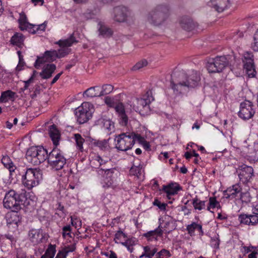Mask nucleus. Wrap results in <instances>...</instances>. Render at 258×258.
Instances as JSON below:
<instances>
[{
    "instance_id": "3c124183",
    "label": "nucleus",
    "mask_w": 258,
    "mask_h": 258,
    "mask_svg": "<svg viewBox=\"0 0 258 258\" xmlns=\"http://www.w3.org/2000/svg\"><path fill=\"white\" fill-rule=\"evenodd\" d=\"M142 167L134 165L130 169V174L139 176L141 174Z\"/></svg>"
},
{
    "instance_id": "7c9ffc66",
    "label": "nucleus",
    "mask_w": 258,
    "mask_h": 258,
    "mask_svg": "<svg viewBox=\"0 0 258 258\" xmlns=\"http://www.w3.org/2000/svg\"><path fill=\"white\" fill-rule=\"evenodd\" d=\"M8 224L17 225L20 221V217L17 212H12L7 215Z\"/></svg>"
},
{
    "instance_id": "f8f14e48",
    "label": "nucleus",
    "mask_w": 258,
    "mask_h": 258,
    "mask_svg": "<svg viewBox=\"0 0 258 258\" xmlns=\"http://www.w3.org/2000/svg\"><path fill=\"white\" fill-rule=\"evenodd\" d=\"M252 214H240L238 220L240 223L248 225H256L258 224V204L253 205Z\"/></svg>"
},
{
    "instance_id": "b1692460",
    "label": "nucleus",
    "mask_w": 258,
    "mask_h": 258,
    "mask_svg": "<svg viewBox=\"0 0 258 258\" xmlns=\"http://www.w3.org/2000/svg\"><path fill=\"white\" fill-rule=\"evenodd\" d=\"M56 69V66L54 64H47L43 68L42 71L40 73V76L44 79H47L51 77L52 74Z\"/></svg>"
},
{
    "instance_id": "a211bd4d",
    "label": "nucleus",
    "mask_w": 258,
    "mask_h": 258,
    "mask_svg": "<svg viewBox=\"0 0 258 258\" xmlns=\"http://www.w3.org/2000/svg\"><path fill=\"white\" fill-rule=\"evenodd\" d=\"M181 189V187L176 182H172L167 185H163L162 188L168 199H171L172 196L177 194L178 191Z\"/></svg>"
},
{
    "instance_id": "20e7f679",
    "label": "nucleus",
    "mask_w": 258,
    "mask_h": 258,
    "mask_svg": "<svg viewBox=\"0 0 258 258\" xmlns=\"http://www.w3.org/2000/svg\"><path fill=\"white\" fill-rule=\"evenodd\" d=\"M169 10L166 6H158L150 12L147 16V21L151 24L159 26L168 17Z\"/></svg>"
},
{
    "instance_id": "338daca9",
    "label": "nucleus",
    "mask_w": 258,
    "mask_h": 258,
    "mask_svg": "<svg viewBox=\"0 0 258 258\" xmlns=\"http://www.w3.org/2000/svg\"><path fill=\"white\" fill-rule=\"evenodd\" d=\"M258 255V249L252 251L251 253L248 255V258H256Z\"/></svg>"
},
{
    "instance_id": "c9c22d12",
    "label": "nucleus",
    "mask_w": 258,
    "mask_h": 258,
    "mask_svg": "<svg viewBox=\"0 0 258 258\" xmlns=\"http://www.w3.org/2000/svg\"><path fill=\"white\" fill-rule=\"evenodd\" d=\"M56 253L55 245L50 244L45 253L40 258H53Z\"/></svg>"
},
{
    "instance_id": "a878e982",
    "label": "nucleus",
    "mask_w": 258,
    "mask_h": 258,
    "mask_svg": "<svg viewBox=\"0 0 258 258\" xmlns=\"http://www.w3.org/2000/svg\"><path fill=\"white\" fill-rule=\"evenodd\" d=\"M163 234V231L159 228L156 229L154 230L150 231L143 234L148 240L153 241L157 240L158 237L161 236Z\"/></svg>"
},
{
    "instance_id": "f704fd0d",
    "label": "nucleus",
    "mask_w": 258,
    "mask_h": 258,
    "mask_svg": "<svg viewBox=\"0 0 258 258\" xmlns=\"http://www.w3.org/2000/svg\"><path fill=\"white\" fill-rule=\"evenodd\" d=\"M15 93L11 90H7L2 93L0 97V103H5L14 98Z\"/></svg>"
},
{
    "instance_id": "473e14b6",
    "label": "nucleus",
    "mask_w": 258,
    "mask_h": 258,
    "mask_svg": "<svg viewBox=\"0 0 258 258\" xmlns=\"http://www.w3.org/2000/svg\"><path fill=\"white\" fill-rule=\"evenodd\" d=\"M98 25L99 26L98 29L99 35H101L103 37H110L112 35L113 31L111 29L103 25L101 23H99Z\"/></svg>"
},
{
    "instance_id": "de8ad7c7",
    "label": "nucleus",
    "mask_w": 258,
    "mask_h": 258,
    "mask_svg": "<svg viewBox=\"0 0 258 258\" xmlns=\"http://www.w3.org/2000/svg\"><path fill=\"white\" fill-rule=\"evenodd\" d=\"M122 237L126 238L127 237V235L122 231L119 230L115 233L114 240L116 243H121Z\"/></svg>"
},
{
    "instance_id": "864d4df0",
    "label": "nucleus",
    "mask_w": 258,
    "mask_h": 258,
    "mask_svg": "<svg viewBox=\"0 0 258 258\" xmlns=\"http://www.w3.org/2000/svg\"><path fill=\"white\" fill-rule=\"evenodd\" d=\"M198 223L192 222L191 224L188 225L186 227V230L191 236L194 234L195 231L197 229Z\"/></svg>"
},
{
    "instance_id": "393cba45",
    "label": "nucleus",
    "mask_w": 258,
    "mask_h": 258,
    "mask_svg": "<svg viewBox=\"0 0 258 258\" xmlns=\"http://www.w3.org/2000/svg\"><path fill=\"white\" fill-rule=\"evenodd\" d=\"M49 134L54 145L57 146L60 140V135L59 131L54 124L50 126Z\"/></svg>"
},
{
    "instance_id": "423d86ee",
    "label": "nucleus",
    "mask_w": 258,
    "mask_h": 258,
    "mask_svg": "<svg viewBox=\"0 0 258 258\" xmlns=\"http://www.w3.org/2000/svg\"><path fill=\"white\" fill-rule=\"evenodd\" d=\"M136 137L137 134L134 133H125L116 136L115 147L122 151L131 149L136 141Z\"/></svg>"
},
{
    "instance_id": "412c9836",
    "label": "nucleus",
    "mask_w": 258,
    "mask_h": 258,
    "mask_svg": "<svg viewBox=\"0 0 258 258\" xmlns=\"http://www.w3.org/2000/svg\"><path fill=\"white\" fill-rule=\"evenodd\" d=\"M29 237L31 241L34 244L41 242L44 237L43 231L41 229H32L29 231Z\"/></svg>"
},
{
    "instance_id": "4468645a",
    "label": "nucleus",
    "mask_w": 258,
    "mask_h": 258,
    "mask_svg": "<svg viewBox=\"0 0 258 258\" xmlns=\"http://www.w3.org/2000/svg\"><path fill=\"white\" fill-rule=\"evenodd\" d=\"M244 68L248 77H253L255 74L254 68L253 55L251 52H246L243 54Z\"/></svg>"
},
{
    "instance_id": "a19ab883",
    "label": "nucleus",
    "mask_w": 258,
    "mask_h": 258,
    "mask_svg": "<svg viewBox=\"0 0 258 258\" xmlns=\"http://www.w3.org/2000/svg\"><path fill=\"white\" fill-rule=\"evenodd\" d=\"M220 203L216 200V198L215 197H211L209 199V206L207 207V210L210 211L211 212L213 213L211 210L212 209H214L215 208H220Z\"/></svg>"
},
{
    "instance_id": "4d7b16f0",
    "label": "nucleus",
    "mask_w": 258,
    "mask_h": 258,
    "mask_svg": "<svg viewBox=\"0 0 258 258\" xmlns=\"http://www.w3.org/2000/svg\"><path fill=\"white\" fill-rule=\"evenodd\" d=\"M71 224L76 228H79L82 226V221L78 218H74L71 217Z\"/></svg>"
},
{
    "instance_id": "c756f323",
    "label": "nucleus",
    "mask_w": 258,
    "mask_h": 258,
    "mask_svg": "<svg viewBox=\"0 0 258 258\" xmlns=\"http://www.w3.org/2000/svg\"><path fill=\"white\" fill-rule=\"evenodd\" d=\"M24 37L19 33H16L12 37L10 40L11 43L14 45L22 47L24 44Z\"/></svg>"
},
{
    "instance_id": "58836bf2",
    "label": "nucleus",
    "mask_w": 258,
    "mask_h": 258,
    "mask_svg": "<svg viewBox=\"0 0 258 258\" xmlns=\"http://www.w3.org/2000/svg\"><path fill=\"white\" fill-rule=\"evenodd\" d=\"M74 139L76 142V146L80 151H82L83 150V144L85 142L84 139L79 134H75L74 135Z\"/></svg>"
},
{
    "instance_id": "6e6552de",
    "label": "nucleus",
    "mask_w": 258,
    "mask_h": 258,
    "mask_svg": "<svg viewBox=\"0 0 258 258\" xmlns=\"http://www.w3.org/2000/svg\"><path fill=\"white\" fill-rule=\"evenodd\" d=\"M94 112L93 105L89 102H84L76 111L77 121L80 124L87 122L92 116Z\"/></svg>"
},
{
    "instance_id": "37998d69",
    "label": "nucleus",
    "mask_w": 258,
    "mask_h": 258,
    "mask_svg": "<svg viewBox=\"0 0 258 258\" xmlns=\"http://www.w3.org/2000/svg\"><path fill=\"white\" fill-rule=\"evenodd\" d=\"M136 141H138L140 144H141L146 150L150 149V145L149 143L146 141L144 138L141 136L140 135L137 134Z\"/></svg>"
},
{
    "instance_id": "e2e57ef3",
    "label": "nucleus",
    "mask_w": 258,
    "mask_h": 258,
    "mask_svg": "<svg viewBox=\"0 0 258 258\" xmlns=\"http://www.w3.org/2000/svg\"><path fill=\"white\" fill-rule=\"evenodd\" d=\"M102 254L106 256L108 258H117L116 253L112 250H110L109 252H102Z\"/></svg>"
},
{
    "instance_id": "8fccbe9b",
    "label": "nucleus",
    "mask_w": 258,
    "mask_h": 258,
    "mask_svg": "<svg viewBox=\"0 0 258 258\" xmlns=\"http://www.w3.org/2000/svg\"><path fill=\"white\" fill-rule=\"evenodd\" d=\"M171 254L169 250L162 249L156 254V258H169L171 256Z\"/></svg>"
},
{
    "instance_id": "2eb2a0df",
    "label": "nucleus",
    "mask_w": 258,
    "mask_h": 258,
    "mask_svg": "<svg viewBox=\"0 0 258 258\" xmlns=\"http://www.w3.org/2000/svg\"><path fill=\"white\" fill-rule=\"evenodd\" d=\"M253 169L251 166L246 165H241L238 170V176L240 180L243 183L248 182L252 178Z\"/></svg>"
},
{
    "instance_id": "0e129e2a",
    "label": "nucleus",
    "mask_w": 258,
    "mask_h": 258,
    "mask_svg": "<svg viewBox=\"0 0 258 258\" xmlns=\"http://www.w3.org/2000/svg\"><path fill=\"white\" fill-rule=\"evenodd\" d=\"M17 258H26V253L21 249L17 250Z\"/></svg>"
},
{
    "instance_id": "4be33fe9",
    "label": "nucleus",
    "mask_w": 258,
    "mask_h": 258,
    "mask_svg": "<svg viewBox=\"0 0 258 258\" xmlns=\"http://www.w3.org/2000/svg\"><path fill=\"white\" fill-rule=\"evenodd\" d=\"M241 190V188L239 184H235L231 187H228L224 191V195L226 198H234L237 194Z\"/></svg>"
},
{
    "instance_id": "bb28decb",
    "label": "nucleus",
    "mask_w": 258,
    "mask_h": 258,
    "mask_svg": "<svg viewBox=\"0 0 258 258\" xmlns=\"http://www.w3.org/2000/svg\"><path fill=\"white\" fill-rule=\"evenodd\" d=\"M143 248L144 253L139 256V258H152L157 252V248L153 246L147 245L143 246Z\"/></svg>"
},
{
    "instance_id": "cd10ccee",
    "label": "nucleus",
    "mask_w": 258,
    "mask_h": 258,
    "mask_svg": "<svg viewBox=\"0 0 258 258\" xmlns=\"http://www.w3.org/2000/svg\"><path fill=\"white\" fill-rule=\"evenodd\" d=\"M180 25L183 29L186 31H191L195 27L192 20L187 17H183L181 18Z\"/></svg>"
},
{
    "instance_id": "052dcab7",
    "label": "nucleus",
    "mask_w": 258,
    "mask_h": 258,
    "mask_svg": "<svg viewBox=\"0 0 258 258\" xmlns=\"http://www.w3.org/2000/svg\"><path fill=\"white\" fill-rule=\"evenodd\" d=\"M153 204L158 207V208L161 210H164L166 209V204L165 203H161L158 200H155L153 203Z\"/></svg>"
},
{
    "instance_id": "7ed1b4c3",
    "label": "nucleus",
    "mask_w": 258,
    "mask_h": 258,
    "mask_svg": "<svg viewBox=\"0 0 258 258\" xmlns=\"http://www.w3.org/2000/svg\"><path fill=\"white\" fill-rule=\"evenodd\" d=\"M47 150L42 147H31L27 151L26 158L33 165H39L48 159Z\"/></svg>"
},
{
    "instance_id": "09e8293b",
    "label": "nucleus",
    "mask_w": 258,
    "mask_h": 258,
    "mask_svg": "<svg viewBox=\"0 0 258 258\" xmlns=\"http://www.w3.org/2000/svg\"><path fill=\"white\" fill-rule=\"evenodd\" d=\"M113 89V87L109 84H106L102 86V90L100 95H104L111 93Z\"/></svg>"
},
{
    "instance_id": "603ef678",
    "label": "nucleus",
    "mask_w": 258,
    "mask_h": 258,
    "mask_svg": "<svg viewBox=\"0 0 258 258\" xmlns=\"http://www.w3.org/2000/svg\"><path fill=\"white\" fill-rule=\"evenodd\" d=\"M251 47L255 51H258V29L253 35V42L251 44Z\"/></svg>"
},
{
    "instance_id": "c85d7f7f",
    "label": "nucleus",
    "mask_w": 258,
    "mask_h": 258,
    "mask_svg": "<svg viewBox=\"0 0 258 258\" xmlns=\"http://www.w3.org/2000/svg\"><path fill=\"white\" fill-rule=\"evenodd\" d=\"M78 41L74 36V34H72L70 37L67 39L59 40V41L55 42V44H57L59 47H65L69 48L73 44L77 43Z\"/></svg>"
},
{
    "instance_id": "e433bc0d",
    "label": "nucleus",
    "mask_w": 258,
    "mask_h": 258,
    "mask_svg": "<svg viewBox=\"0 0 258 258\" xmlns=\"http://www.w3.org/2000/svg\"><path fill=\"white\" fill-rule=\"evenodd\" d=\"M2 162L9 170L11 173L15 171L16 168L8 157H4L2 159Z\"/></svg>"
},
{
    "instance_id": "6e6d98bb",
    "label": "nucleus",
    "mask_w": 258,
    "mask_h": 258,
    "mask_svg": "<svg viewBox=\"0 0 258 258\" xmlns=\"http://www.w3.org/2000/svg\"><path fill=\"white\" fill-rule=\"evenodd\" d=\"M76 249V244H73L70 245L65 246L61 251L66 255L70 252H73Z\"/></svg>"
},
{
    "instance_id": "0eeeda50",
    "label": "nucleus",
    "mask_w": 258,
    "mask_h": 258,
    "mask_svg": "<svg viewBox=\"0 0 258 258\" xmlns=\"http://www.w3.org/2000/svg\"><path fill=\"white\" fill-rule=\"evenodd\" d=\"M47 160L50 166L56 170L61 169L66 163L62 152L56 148L48 154Z\"/></svg>"
},
{
    "instance_id": "f3484780",
    "label": "nucleus",
    "mask_w": 258,
    "mask_h": 258,
    "mask_svg": "<svg viewBox=\"0 0 258 258\" xmlns=\"http://www.w3.org/2000/svg\"><path fill=\"white\" fill-rule=\"evenodd\" d=\"M57 57V51L55 50H50L46 51L42 57L37 58L35 62V67H38L45 62H51L56 59Z\"/></svg>"
},
{
    "instance_id": "ea45409f",
    "label": "nucleus",
    "mask_w": 258,
    "mask_h": 258,
    "mask_svg": "<svg viewBox=\"0 0 258 258\" xmlns=\"http://www.w3.org/2000/svg\"><path fill=\"white\" fill-rule=\"evenodd\" d=\"M106 162L99 156H96L91 161L92 166L94 168H99L100 166L105 164Z\"/></svg>"
},
{
    "instance_id": "2f4dec72",
    "label": "nucleus",
    "mask_w": 258,
    "mask_h": 258,
    "mask_svg": "<svg viewBox=\"0 0 258 258\" xmlns=\"http://www.w3.org/2000/svg\"><path fill=\"white\" fill-rule=\"evenodd\" d=\"M108 140L104 139L102 140H93L92 144L96 147H98L100 150L106 151L109 149Z\"/></svg>"
},
{
    "instance_id": "49530a36",
    "label": "nucleus",
    "mask_w": 258,
    "mask_h": 258,
    "mask_svg": "<svg viewBox=\"0 0 258 258\" xmlns=\"http://www.w3.org/2000/svg\"><path fill=\"white\" fill-rule=\"evenodd\" d=\"M60 48L57 51V57L60 58L67 55L71 51V49L63 46L60 47Z\"/></svg>"
},
{
    "instance_id": "bf43d9fd",
    "label": "nucleus",
    "mask_w": 258,
    "mask_h": 258,
    "mask_svg": "<svg viewBox=\"0 0 258 258\" xmlns=\"http://www.w3.org/2000/svg\"><path fill=\"white\" fill-rule=\"evenodd\" d=\"M71 231V228L70 225L64 226L62 228V236L63 237H66V236H70Z\"/></svg>"
},
{
    "instance_id": "ddd939ff",
    "label": "nucleus",
    "mask_w": 258,
    "mask_h": 258,
    "mask_svg": "<svg viewBox=\"0 0 258 258\" xmlns=\"http://www.w3.org/2000/svg\"><path fill=\"white\" fill-rule=\"evenodd\" d=\"M255 112V109L251 102L245 100L241 103L238 112V115L241 118L244 120L249 119L252 117Z\"/></svg>"
},
{
    "instance_id": "13d9d810",
    "label": "nucleus",
    "mask_w": 258,
    "mask_h": 258,
    "mask_svg": "<svg viewBox=\"0 0 258 258\" xmlns=\"http://www.w3.org/2000/svg\"><path fill=\"white\" fill-rule=\"evenodd\" d=\"M32 26H33V27L36 28V31H34V32H33V33H36V32L38 31V30L44 31L46 28V22H45L41 24H39V25H32Z\"/></svg>"
},
{
    "instance_id": "5701e85b",
    "label": "nucleus",
    "mask_w": 258,
    "mask_h": 258,
    "mask_svg": "<svg viewBox=\"0 0 258 258\" xmlns=\"http://www.w3.org/2000/svg\"><path fill=\"white\" fill-rule=\"evenodd\" d=\"M228 0H210L209 5L218 12H223L227 6Z\"/></svg>"
},
{
    "instance_id": "9d476101",
    "label": "nucleus",
    "mask_w": 258,
    "mask_h": 258,
    "mask_svg": "<svg viewBox=\"0 0 258 258\" xmlns=\"http://www.w3.org/2000/svg\"><path fill=\"white\" fill-rule=\"evenodd\" d=\"M153 100L152 96L144 95L143 98H135L133 99V109L140 113L144 114L148 113L149 110V104Z\"/></svg>"
},
{
    "instance_id": "5fc2aeb1",
    "label": "nucleus",
    "mask_w": 258,
    "mask_h": 258,
    "mask_svg": "<svg viewBox=\"0 0 258 258\" xmlns=\"http://www.w3.org/2000/svg\"><path fill=\"white\" fill-rule=\"evenodd\" d=\"M148 62L146 59H143L137 62L133 67L134 70H138L142 68L147 66Z\"/></svg>"
},
{
    "instance_id": "680f3d73",
    "label": "nucleus",
    "mask_w": 258,
    "mask_h": 258,
    "mask_svg": "<svg viewBox=\"0 0 258 258\" xmlns=\"http://www.w3.org/2000/svg\"><path fill=\"white\" fill-rule=\"evenodd\" d=\"M35 73L36 71H34L33 72V75L28 80L24 82L25 83L24 88L25 89H27L28 88L29 85L33 82Z\"/></svg>"
},
{
    "instance_id": "a18cd8bd",
    "label": "nucleus",
    "mask_w": 258,
    "mask_h": 258,
    "mask_svg": "<svg viewBox=\"0 0 258 258\" xmlns=\"http://www.w3.org/2000/svg\"><path fill=\"white\" fill-rule=\"evenodd\" d=\"M252 197L248 191L242 192L240 195V200L243 204H247L251 202Z\"/></svg>"
},
{
    "instance_id": "79ce46f5",
    "label": "nucleus",
    "mask_w": 258,
    "mask_h": 258,
    "mask_svg": "<svg viewBox=\"0 0 258 258\" xmlns=\"http://www.w3.org/2000/svg\"><path fill=\"white\" fill-rule=\"evenodd\" d=\"M96 87H91L87 90H86L83 95L84 97L86 96L87 97L92 98L96 96H101L100 94H98L96 92Z\"/></svg>"
},
{
    "instance_id": "f257e3e1",
    "label": "nucleus",
    "mask_w": 258,
    "mask_h": 258,
    "mask_svg": "<svg viewBox=\"0 0 258 258\" xmlns=\"http://www.w3.org/2000/svg\"><path fill=\"white\" fill-rule=\"evenodd\" d=\"M171 87L177 92H181L185 88H195L200 81L199 73L196 71H191L188 74L183 72L174 73L172 75Z\"/></svg>"
},
{
    "instance_id": "dca6fc26",
    "label": "nucleus",
    "mask_w": 258,
    "mask_h": 258,
    "mask_svg": "<svg viewBox=\"0 0 258 258\" xmlns=\"http://www.w3.org/2000/svg\"><path fill=\"white\" fill-rule=\"evenodd\" d=\"M96 124L105 130L108 134L114 131V122L106 115H103L96 121Z\"/></svg>"
},
{
    "instance_id": "c03bdc74",
    "label": "nucleus",
    "mask_w": 258,
    "mask_h": 258,
    "mask_svg": "<svg viewBox=\"0 0 258 258\" xmlns=\"http://www.w3.org/2000/svg\"><path fill=\"white\" fill-rule=\"evenodd\" d=\"M19 23L20 25V28L22 30L31 28L32 27V24H29L28 22H27L25 17H21L19 20Z\"/></svg>"
},
{
    "instance_id": "774afa93",
    "label": "nucleus",
    "mask_w": 258,
    "mask_h": 258,
    "mask_svg": "<svg viewBox=\"0 0 258 258\" xmlns=\"http://www.w3.org/2000/svg\"><path fill=\"white\" fill-rule=\"evenodd\" d=\"M67 255H66L63 252H62L61 250H59L55 258H66Z\"/></svg>"
},
{
    "instance_id": "4c0bfd02",
    "label": "nucleus",
    "mask_w": 258,
    "mask_h": 258,
    "mask_svg": "<svg viewBox=\"0 0 258 258\" xmlns=\"http://www.w3.org/2000/svg\"><path fill=\"white\" fill-rule=\"evenodd\" d=\"M205 201H202L198 198H196L192 200V204L195 210L201 211L205 209Z\"/></svg>"
},
{
    "instance_id": "72a5a7b5",
    "label": "nucleus",
    "mask_w": 258,
    "mask_h": 258,
    "mask_svg": "<svg viewBox=\"0 0 258 258\" xmlns=\"http://www.w3.org/2000/svg\"><path fill=\"white\" fill-rule=\"evenodd\" d=\"M138 240L135 237L128 238L124 242H121V244L125 246L127 250L131 252H133L134 248V246L137 244Z\"/></svg>"
},
{
    "instance_id": "6ab92c4d",
    "label": "nucleus",
    "mask_w": 258,
    "mask_h": 258,
    "mask_svg": "<svg viewBox=\"0 0 258 258\" xmlns=\"http://www.w3.org/2000/svg\"><path fill=\"white\" fill-rule=\"evenodd\" d=\"M115 171V168H101L99 172H101L102 173L103 172H104L103 174V180L105 182V185H103L104 187H109L110 186L113 182V175Z\"/></svg>"
},
{
    "instance_id": "f03ea898",
    "label": "nucleus",
    "mask_w": 258,
    "mask_h": 258,
    "mask_svg": "<svg viewBox=\"0 0 258 258\" xmlns=\"http://www.w3.org/2000/svg\"><path fill=\"white\" fill-rule=\"evenodd\" d=\"M25 199L24 194H18L15 190H10L5 194L3 200L4 207L12 212H18L21 209V204Z\"/></svg>"
},
{
    "instance_id": "9b49d317",
    "label": "nucleus",
    "mask_w": 258,
    "mask_h": 258,
    "mask_svg": "<svg viewBox=\"0 0 258 258\" xmlns=\"http://www.w3.org/2000/svg\"><path fill=\"white\" fill-rule=\"evenodd\" d=\"M113 19L116 22L121 23L133 21V17L127 8L119 6L113 10Z\"/></svg>"
},
{
    "instance_id": "39448f33",
    "label": "nucleus",
    "mask_w": 258,
    "mask_h": 258,
    "mask_svg": "<svg viewBox=\"0 0 258 258\" xmlns=\"http://www.w3.org/2000/svg\"><path fill=\"white\" fill-rule=\"evenodd\" d=\"M42 179L41 172L36 168H28L22 176V183L28 189L36 186Z\"/></svg>"
},
{
    "instance_id": "69168bd1",
    "label": "nucleus",
    "mask_w": 258,
    "mask_h": 258,
    "mask_svg": "<svg viewBox=\"0 0 258 258\" xmlns=\"http://www.w3.org/2000/svg\"><path fill=\"white\" fill-rule=\"evenodd\" d=\"M105 102L106 104L108 105L109 106H112L113 104V101L111 98L108 97H106L105 99Z\"/></svg>"
},
{
    "instance_id": "1a4fd4ad",
    "label": "nucleus",
    "mask_w": 258,
    "mask_h": 258,
    "mask_svg": "<svg viewBox=\"0 0 258 258\" xmlns=\"http://www.w3.org/2000/svg\"><path fill=\"white\" fill-rule=\"evenodd\" d=\"M229 64L227 57L225 56H218L210 60L207 64L208 72L210 73L222 72Z\"/></svg>"
},
{
    "instance_id": "aec40b11",
    "label": "nucleus",
    "mask_w": 258,
    "mask_h": 258,
    "mask_svg": "<svg viewBox=\"0 0 258 258\" xmlns=\"http://www.w3.org/2000/svg\"><path fill=\"white\" fill-rule=\"evenodd\" d=\"M115 111L118 113L119 117V123L122 125H126L128 122V117L125 113L124 107L122 103H119L114 107Z\"/></svg>"
}]
</instances>
